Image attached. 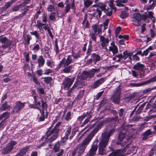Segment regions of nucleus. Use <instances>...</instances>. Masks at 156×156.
Here are the masks:
<instances>
[{"label":"nucleus","instance_id":"49530a36","mask_svg":"<svg viewBox=\"0 0 156 156\" xmlns=\"http://www.w3.org/2000/svg\"><path fill=\"white\" fill-rule=\"evenodd\" d=\"M60 145V143L59 142H57L54 145L53 149L55 152H57L59 148Z\"/></svg>","mask_w":156,"mask_h":156},{"label":"nucleus","instance_id":"cd10ccee","mask_svg":"<svg viewBox=\"0 0 156 156\" xmlns=\"http://www.w3.org/2000/svg\"><path fill=\"white\" fill-rule=\"evenodd\" d=\"M123 55H122V58L124 60H125L127 58H128L129 59L131 60L132 59V53H128L127 51H125L123 52Z\"/></svg>","mask_w":156,"mask_h":156},{"label":"nucleus","instance_id":"f257e3e1","mask_svg":"<svg viewBox=\"0 0 156 156\" xmlns=\"http://www.w3.org/2000/svg\"><path fill=\"white\" fill-rule=\"evenodd\" d=\"M132 126L131 125H128L124 128V126H122L117 142V144L120 145L122 148L112 153L108 156H123L126 154H129L133 152L135 147L131 143V135L129 134V130L132 129ZM132 129L135 130L133 128Z\"/></svg>","mask_w":156,"mask_h":156},{"label":"nucleus","instance_id":"c756f323","mask_svg":"<svg viewBox=\"0 0 156 156\" xmlns=\"http://www.w3.org/2000/svg\"><path fill=\"white\" fill-rule=\"evenodd\" d=\"M94 0H83L84 5L86 7L90 6L93 3Z\"/></svg>","mask_w":156,"mask_h":156},{"label":"nucleus","instance_id":"864d4df0","mask_svg":"<svg viewBox=\"0 0 156 156\" xmlns=\"http://www.w3.org/2000/svg\"><path fill=\"white\" fill-rule=\"evenodd\" d=\"M47 10L49 12H51L54 11L55 8L53 6L50 5L48 6Z\"/></svg>","mask_w":156,"mask_h":156},{"label":"nucleus","instance_id":"f8f14e48","mask_svg":"<svg viewBox=\"0 0 156 156\" xmlns=\"http://www.w3.org/2000/svg\"><path fill=\"white\" fill-rule=\"evenodd\" d=\"M16 144V142L11 141L7 144L6 147L3 150V153L4 154H7L10 152L13 149L14 146Z\"/></svg>","mask_w":156,"mask_h":156},{"label":"nucleus","instance_id":"4468645a","mask_svg":"<svg viewBox=\"0 0 156 156\" xmlns=\"http://www.w3.org/2000/svg\"><path fill=\"white\" fill-rule=\"evenodd\" d=\"M86 147L80 144L77 148L74 150L72 152V156H80L82 154L84 151Z\"/></svg>","mask_w":156,"mask_h":156},{"label":"nucleus","instance_id":"a211bd4d","mask_svg":"<svg viewBox=\"0 0 156 156\" xmlns=\"http://www.w3.org/2000/svg\"><path fill=\"white\" fill-rule=\"evenodd\" d=\"M98 142L96 141L92 146L89 151V153L91 156H93L95 154L96 152L98 149Z\"/></svg>","mask_w":156,"mask_h":156},{"label":"nucleus","instance_id":"58836bf2","mask_svg":"<svg viewBox=\"0 0 156 156\" xmlns=\"http://www.w3.org/2000/svg\"><path fill=\"white\" fill-rule=\"evenodd\" d=\"M49 17L51 20L55 21L56 18L55 13V12H51L49 15Z\"/></svg>","mask_w":156,"mask_h":156},{"label":"nucleus","instance_id":"3c124183","mask_svg":"<svg viewBox=\"0 0 156 156\" xmlns=\"http://www.w3.org/2000/svg\"><path fill=\"white\" fill-rule=\"evenodd\" d=\"M88 114V115L87 116V118H86V119L83 122V124L82 125V126H84L88 122H89L90 118L91 115L89 114Z\"/></svg>","mask_w":156,"mask_h":156},{"label":"nucleus","instance_id":"c9c22d12","mask_svg":"<svg viewBox=\"0 0 156 156\" xmlns=\"http://www.w3.org/2000/svg\"><path fill=\"white\" fill-rule=\"evenodd\" d=\"M156 89V86L153 88H149L143 90V93L144 94H146L149 93L151 91Z\"/></svg>","mask_w":156,"mask_h":156},{"label":"nucleus","instance_id":"ea45409f","mask_svg":"<svg viewBox=\"0 0 156 156\" xmlns=\"http://www.w3.org/2000/svg\"><path fill=\"white\" fill-rule=\"evenodd\" d=\"M156 5V2H153L151 5H148L147 7V9L149 10L153 9Z\"/></svg>","mask_w":156,"mask_h":156},{"label":"nucleus","instance_id":"c03bdc74","mask_svg":"<svg viewBox=\"0 0 156 156\" xmlns=\"http://www.w3.org/2000/svg\"><path fill=\"white\" fill-rule=\"evenodd\" d=\"M44 51L45 53L48 56H49L51 53V51L49 48L47 46H45Z\"/></svg>","mask_w":156,"mask_h":156},{"label":"nucleus","instance_id":"f03ea898","mask_svg":"<svg viewBox=\"0 0 156 156\" xmlns=\"http://www.w3.org/2000/svg\"><path fill=\"white\" fill-rule=\"evenodd\" d=\"M94 76L93 73L86 71L83 72L81 75H78L77 81L71 89L68 91V96H70L71 93L76 91L79 88L82 87L84 84V80L87 78L92 77Z\"/></svg>","mask_w":156,"mask_h":156},{"label":"nucleus","instance_id":"7ed1b4c3","mask_svg":"<svg viewBox=\"0 0 156 156\" xmlns=\"http://www.w3.org/2000/svg\"><path fill=\"white\" fill-rule=\"evenodd\" d=\"M114 130L112 129L108 131H104L102 133L100 138L101 141L99 144V151L100 155L106 154L105 147L107 145L110 136L112 134L114 133Z\"/></svg>","mask_w":156,"mask_h":156},{"label":"nucleus","instance_id":"aec40b11","mask_svg":"<svg viewBox=\"0 0 156 156\" xmlns=\"http://www.w3.org/2000/svg\"><path fill=\"white\" fill-rule=\"evenodd\" d=\"M30 34L35 36L36 38V42H38L40 45H41V38L37 32L36 30L32 31L30 32Z\"/></svg>","mask_w":156,"mask_h":156},{"label":"nucleus","instance_id":"13d9d810","mask_svg":"<svg viewBox=\"0 0 156 156\" xmlns=\"http://www.w3.org/2000/svg\"><path fill=\"white\" fill-rule=\"evenodd\" d=\"M65 119L66 121H68L71 119L70 112H67Z\"/></svg>","mask_w":156,"mask_h":156},{"label":"nucleus","instance_id":"bb28decb","mask_svg":"<svg viewBox=\"0 0 156 156\" xmlns=\"http://www.w3.org/2000/svg\"><path fill=\"white\" fill-rule=\"evenodd\" d=\"M118 117H115V118L113 117L112 118H109L108 119V121L112 124H114V126H115V124L116 122H118Z\"/></svg>","mask_w":156,"mask_h":156},{"label":"nucleus","instance_id":"1a4fd4ad","mask_svg":"<svg viewBox=\"0 0 156 156\" xmlns=\"http://www.w3.org/2000/svg\"><path fill=\"white\" fill-rule=\"evenodd\" d=\"M42 110L40 111L41 115L39 117L41 121H43L45 118H47V104L46 102L42 101Z\"/></svg>","mask_w":156,"mask_h":156},{"label":"nucleus","instance_id":"bf43d9fd","mask_svg":"<svg viewBox=\"0 0 156 156\" xmlns=\"http://www.w3.org/2000/svg\"><path fill=\"white\" fill-rule=\"evenodd\" d=\"M82 24L87 28L88 27H89L88 22L86 18H85L84 20L83 21Z\"/></svg>","mask_w":156,"mask_h":156},{"label":"nucleus","instance_id":"052dcab7","mask_svg":"<svg viewBox=\"0 0 156 156\" xmlns=\"http://www.w3.org/2000/svg\"><path fill=\"white\" fill-rule=\"evenodd\" d=\"M42 21L44 23H46L47 21V16L46 14H44L42 16Z\"/></svg>","mask_w":156,"mask_h":156},{"label":"nucleus","instance_id":"ddd939ff","mask_svg":"<svg viewBox=\"0 0 156 156\" xmlns=\"http://www.w3.org/2000/svg\"><path fill=\"white\" fill-rule=\"evenodd\" d=\"M100 39L101 45L102 48L108 50L107 46L109 43V41L108 38H105L103 36H99Z\"/></svg>","mask_w":156,"mask_h":156},{"label":"nucleus","instance_id":"20e7f679","mask_svg":"<svg viewBox=\"0 0 156 156\" xmlns=\"http://www.w3.org/2000/svg\"><path fill=\"white\" fill-rule=\"evenodd\" d=\"M61 123L58 122L55 125L52 130H50L52 127V126L47 129L48 131L46 133L47 141L51 142L57 138L59 134V127Z\"/></svg>","mask_w":156,"mask_h":156},{"label":"nucleus","instance_id":"79ce46f5","mask_svg":"<svg viewBox=\"0 0 156 156\" xmlns=\"http://www.w3.org/2000/svg\"><path fill=\"white\" fill-rule=\"evenodd\" d=\"M28 150V147H26L23 148L20 151V153L23 156L27 152Z\"/></svg>","mask_w":156,"mask_h":156},{"label":"nucleus","instance_id":"39448f33","mask_svg":"<svg viewBox=\"0 0 156 156\" xmlns=\"http://www.w3.org/2000/svg\"><path fill=\"white\" fill-rule=\"evenodd\" d=\"M102 125V123L101 122L98 124L92 131L91 133L83 141L81 144L86 148L91 140L94 136L95 133L97 132L101 128Z\"/></svg>","mask_w":156,"mask_h":156},{"label":"nucleus","instance_id":"de8ad7c7","mask_svg":"<svg viewBox=\"0 0 156 156\" xmlns=\"http://www.w3.org/2000/svg\"><path fill=\"white\" fill-rule=\"evenodd\" d=\"M35 104V106L36 107V108L38 109L40 111H41V106H42V104L41 105V101H38Z\"/></svg>","mask_w":156,"mask_h":156},{"label":"nucleus","instance_id":"c85d7f7f","mask_svg":"<svg viewBox=\"0 0 156 156\" xmlns=\"http://www.w3.org/2000/svg\"><path fill=\"white\" fill-rule=\"evenodd\" d=\"M112 100H113V101L114 103L116 104H119L120 101L119 94L116 95L115 94L112 98Z\"/></svg>","mask_w":156,"mask_h":156},{"label":"nucleus","instance_id":"603ef678","mask_svg":"<svg viewBox=\"0 0 156 156\" xmlns=\"http://www.w3.org/2000/svg\"><path fill=\"white\" fill-rule=\"evenodd\" d=\"M68 137L65 136L64 137L62 138L61 140V143L63 144H65V142L68 140Z\"/></svg>","mask_w":156,"mask_h":156},{"label":"nucleus","instance_id":"f3484780","mask_svg":"<svg viewBox=\"0 0 156 156\" xmlns=\"http://www.w3.org/2000/svg\"><path fill=\"white\" fill-rule=\"evenodd\" d=\"M156 81V76L146 81L139 83H134L132 84L133 86L134 87H139L143 85H145L146 84L150 83L152 82H154Z\"/></svg>","mask_w":156,"mask_h":156},{"label":"nucleus","instance_id":"5fc2aeb1","mask_svg":"<svg viewBox=\"0 0 156 156\" xmlns=\"http://www.w3.org/2000/svg\"><path fill=\"white\" fill-rule=\"evenodd\" d=\"M39 45L40 44H35L33 48V50L35 51H38L40 48Z\"/></svg>","mask_w":156,"mask_h":156},{"label":"nucleus","instance_id":"2f4dec72","mask_svg":"<svg viewBox=\"0 0 156 156\" xmlns=\"http://www.w3.org/2000/svg\"><path fill=\"white\" fill-rule=\"evenodd\" d=\"M44 25H46V24H43L41 23H38V22H37L36 26L39 28V31L41 33H44V31L42 27Z\"/></svg>","mask_w":156,"mask_h":156},{"label":"nucleus","instance_id":"4c0bfd02","mask_svg":"<svg viewBox=\"0 0 156 156\" xmlns=\"http://www.w3.org/2000/svg\"><path fill=\"white\" fill-rule=\"evenodd\" d=\"M145 67L144 65L143 64L138 62L134 66L133 68H142Z\"/></svg>","mask_w":156,"mask_h":156},{"label":"nucleus","instance_id":"393cba45","mask_svg":"<svg viewBox=\"0 0 156 156\" xmlns=\"http://www.w3.org/2000/svg\"><path fill=\"white\" fill-rule=\"evenodd\" d=\"M91 58L95 62L101 60V57L98 54L93 53L91 55Z\"/></svg>","mask_w":156,"mask_h":156},{"label":"nucleus","instance_id":"473e14b6","mask_svg":"<svg viewBox=\"0 0 156 156\" xmlns=\"http://www.w3.org/2000/svg\"><path fill=\"white\" fill-rule=\"evenodd\" d=\"M10 113L7 112L3 113L0 116V119L1 120L3 118L4 119H6L8 118L9 116Z\"/></svg>","mask_w":156,"mask_h":156},{"label":"nucleus","instance_id":"a18cd8bd","mask_svg":"<svg viewBox=\"0 0 156 156\" xmlns=\"http://www.w3.org/2000/svg\"><path fill=\"white\" fill-rule=\"evenodd\" d=\"M71 5L69 4H67L65 8L64 12L65 14L68 13L70 9Z\"/></svg>","mask_w":156,"mask_h":156},{"label":"nucleus","instance_id":"6e6552de","mask_svg":"<svg viewBox=\"0 0 156 156\" xmlns=\"http://www.w3.org/2000/svg\"><path fill=\"white\" fill-rule=\"evenodd\" d=\"M142 15L138 13H136L133 14L132 22L133 24L136 26H139L141 24Z\"/></svg>","mask_w":156,"mask_h":156},{"label":"nucleus","instance_id":"5701e85b","mask_svg":"<svg viewBox=\"0 0 156 156\" xmlns=\"http://www.w3.org/2000/svg\"><path fill=\"white\" fill-rule=\"evenodd\" d=\"M105 79V78H102L95 82L93 86V87L94 88H95L98 87L104 82Z\"/></svg>","mask_w":156,"mask_h":156},{"label":"nucleus","instance_id":"0e129e2a","mask_svg":"<svg viewBox=\"0 0 156 156\" xmlns=\"http://www.w3.org/2000/svg\"><path fill=\"white\" fill-rule=\"evenodd\" d=\"M146 24L144 23L142 24V25L141 26L142 29L141 30V32L142 33H143V32L145 30L146 28H145V26Z\"/></svg>","mask_w":156,"mask_h":156},{"label":"nucleus","instance_id":"b1692460","mask_svg":"<svg viewBox=\"0 0 156 156\" xmlns=\"http://www.w3.org/2000/svg\"><path fill=\"white\" fill-rule=\"evenodd\" d=\"M128 1V0H116L115 2L116 5L118 7H124L123 3H126Z\"/></svg>","mask_w":156,"mask_h":156},{"label":"nucleus","instance_id":"37998d69","mask_svg":"<svg viewBox=\"0 0 156 156\" xmlns=\"http://www.w3.org/2000/svg\"><path fill=\"white\" fill-rule=\"evenodd\" d=\"M23 3L22 4H20L19 5L15 6L12 9V11H18L21 8V7L23 5Z\"/></svg>","mask_w":156,"mask_h":156},{"label":"nucleus","instance_id":"dca6fc26","mask_svg":"<svg viewBox=\"0 0 156 156\" xmlns=\"http://www.w3.org/2000/svg\"><path fill=\"white\" fill-rule=\"evenodd\" d=\"M65 136H69H69V139H71L75 134L76 133L73 130H71V127L70 126H66V128L65 130Z\"/></svg>","mask_w":156,"mask_h":156},{"label":"nucleus","instance_id":"338daca9","mask_svg":"<svg viewBox=\"0 0 156 156\" xmlns=\"http://www.w3.org/2000/svg\"><path fill=\"white\" fill-rule=\"evenodd\" d=\"M24 57L25 58V61L26 62H29V54L26 53L24 55Z\"/></svg>","mask_w":156,"mask_h":156},{"label":"nucleus","instance_id":"a878e982","mask_svg":"<svg viewBox=\"0 0 156 156\" xmlns=\"http://www.w3.org/2000/svg\"><path fill=\"white\" fill-rule=\"evenodd\" d=\"M114 0H110L109 1L108 5L110 7L111 9H109V11L112 10V11L113 10H114V12L116 11V7L114 4Z\"/></svg>","mask_w":156,"mask_h":156},{"label":"nucleus","instance_id":"e2e57ef3","mask_svg":"<svg viewBox=\"0 0 156 156\" xmlns=\"http://www.w3.org/2000/svg\"><path fill=\"white\" fill-rule=\"evenodd\" d=\"M96 34H94L93 31H92V34H91V37L92 40L95 41H96Z\"/></svg>","mask_w":156,"mask_h":156},{"label":"nucleus","instance_id":"6ab92c4d","mask_svg":"<svg viewBox=\"0 0 156 156\" xmlns=\"http://www.w3.org/2000/svg\"><path fill=\"white\" fill-rule=\"evenodd\" d=\"M103 27V25H94L92 27L93 33L96 34V35L101 32V29Z\"/></svg>","mask_w":156,"mask_h":156},{"label":"nucleus","instance_id":"a19ab883","mask_svg":"<svg viewBox=\"0 0 156 156\" xmlns=\"http://www.w3.org/2000/svg\"><path fill=\"white\" fill-rule=\"evenodd\" d=\"M87 114H88V112H87L86 113H84L83 115L79 116L77 120L80 121V122H81L83 120L84 118L87 116Z\"/></svg>","mask_w":156,"mask_h":156},{"label":"nucleus","instance_id":"8fccbe9b","mask_svg":"<svg viewBox=\"0 0 156 156\" xmlns=\"http://www.w3.org/2000/svg\"><path fill=\"white\" fill-rule=\"evenodd\" d=\"M119 115L120 118V119H122L123 118L124 115V109H121L119 110Z\"/></svg>","mask_w":156,"mask_h":156},{"label":"nucleus","instance_id":"09e8293b","mask_svg":"<svg viewBox=\"0 0 156 156\" xmlns=\"http://www.w3.org/2000/svg\"><path fill=\"white\" fill-rule=\"evenodd\" d=\"M128 15V13L125 11H122L121 12L120 17L122 18H125L127 17Z\"/></svg>","mask_w":156,"mask_h":156},{"label":"nucleus","instance_id":"412c9836","mask_svg":"<svg viewBox=\"0 0 156 156\" xmlns=\"http://www.w3.org/2000/svg\"><path fill=\"white\" fill-rule=\"evenodd\" d=\"M110 44L111 46L109 48V50L112 51L114 54L118 53V48L115 45L114 42L112 41Z\"/></svg>","mask_w":156,"mask_h":156},{"label":"nucleus","instance_id":"4d7b16f0","mask_svg":"<svg viewBox=\"0 0 156 156\" xmlns=\"http://www.w3.org/2000/svg\"><path fill=\"white\" fill-rule=\"evenodd\" d=\"M118 38L119 39L123 38L126 40H128L129 38V36L128 35H120L118 36Z\"/></svg>","mask_w":156,"mask_h":156},{"label":"nucleus","instance_id":"6e6d98bb","mask_svg":"<svg viewBox=\"0 0 156 156\" xmlns=\"http://www.w3.org/2000/svg\"><path fill=\"white\" fill-rule=\"evenodd\" d=\"M108 19L105 20L104 22L103 25V27H104V29L105 30L108 28Z\"/></svg>","mask_w":156,"mask_h":156},{"label":"nucleus","instance_id":"e433bc0d","mask_svg":"<svg viewBox=\"0 0 156 156\" xmlns=\"http://www.w3.org/2000/svg\"><path fill=\"white\" fill-rule=\"evenodd\" d=\"M54 50L56 52V54H57L58 53L59 48L58 45L57 40L56 39L55 42Z\"/></svg>","mask_w":156,"mask_h":156},{"label":"nucleus","instance_id":"9d476101","mask_svg":"<svg viewBox=\"0 0 156 156\" xmlns=\"http://www.w3.org/2000/svg\"><path fill=\"white\" fill-rule=\"evenodd\" d=\"M73 60L71 55H68L66 60L65 58H63L60 62V67H64L68 68V66L72 62Z\"/></svg>","mask_w":156,"mask_h":156},{"label":"nucleus","instance_id":"0eeeda50","mask_svg":"<svg viewBox=\"0 0 156 156\" xmlns=\"http://www.w3.org/2000/svg\"><path fill=\"white\" fill-rule=\"evenodd\" d=\"M98 6L101 9L102 11H103L108 16H111L112 15V11L109 10V8L106 6V5L101 2H98Z\"/></svg>","mask_w":156,"mask_h":156},{"label":"nucleus","instance_id":"f704fd0d","mask_svg":"<svg viewBox=\"0 0 156 156\" xmlns=\"http://www.w3.org/2000/svg\"><path fill=\"white\" fill-rule=\"evenodd\" d=\"M46 64L48 67L50 68L54 67V65L53 61L50 60H47L46 62Z\"/></svg>","mask_w":156,"mask_h":156},{"label":"nucleus","instance_id":"4be33fe9","mask_svg":"<svg viewBox=\"0 0 156 156\" xmlns=\"http://www.w3.org/2000/svg\"><path fill=\"white\" fill-rule=\"evenodd\" d=\"M37 62L38 63V67H41L44 66L45 63V60L42 55L39 56L37 58Z\"/></svg>","mask_w":156,"mask_h":156},{"label":"nucleus","instance_id":"9b49d317","mask_svg":"<svg viewBox=\"0 0 156 156\" xmlns=\"http://www.w3.org/2000/svg\"><path fill=\"white\" fill-rule=\"evenodd\" d=\"M25 103H22L20 101H18L16 102L15 105L12 111V113L18 112L25 106Z\"/></svg>","mask_w":156,"mask_h":156},{"label":"nucleus","instance_id":"69168bd1","mask_svg":"<svg viewBox=\"0 0 156 156\" xmlns=\"http://www.w3.org/2000/svg\"><path fill=\"white\" fill-rule=\"evenodd\" d=\"M12 2H7V3H6L5 5V7L4 8H7L9 7H10L11 5L12 4Z\"/></svg>","mask_w":156,"mask_h":156},{"label":"nucleus","instance_id":"680f3d73","mask_svg":"<svg viewBox=\"0 0 156 156\" xmlns=\"http://www.w3.org/2000/svg\"><path fill=\"white\" fill-rule=\"evenodd\" d=\"M33 80L35 83L36 84H39V83L37 80V78L36 76L33 75L32 76Z\"/></svg>","mask_w":156,"mask_h":156},{"label":"nucleus","instance_id":"72a5a7b5","mask_svg":"<svg viewBox=\"0 0 156 156\" xmlns=\"http://www.w3.org/2000/svg\"><path fill=\"white\" fill-rule=\"evenodd\" d=\"M37 91L40 96L44 94L45 91L43 88L38 87L37 88Z\"/></svg>","mask_w":156,"mask_h":156},{"label":"nucleus","instance_id":"2eb2a0df","mask_svg":"<svg viewBox=\"0 0 156 156\" xmlns=\"http://www.w3.org/2000/svg\"><path fill=\"white\" fill-rule=\"evenodd\" d=\"M74 78H66L63 81V85L65 89H69L73 84L74 80Z\"/></svg>","mask_w":156,"mask_h":156},{"label":"nucleus","instance_id":"7c9ffc66","mask_svg":"<svg viewBox=\"0 0 156 156\" xmlns=\"http://www.w3.org/2000/svg\"><path fill=\"white\" fill-rule=\"evenodd\" d=\"M10 107V105H8L7 104V103L5 102L4 104H2L0 108V111H3L7 110Z\"/></svg>","mask_w":156,"mask_h":156},{"label":"nucleus","instance_id":"423d86ee","mask_svg":"<svg viewBox=\"0 0 156 156\" xmlns=\"http://www.w3.org/2000/svg\"><path fill=\"white\" fill-rule=\"evenodd\" d=\"M0 42L3 44L1 46L4 49L10 47L12 43L11 40L4 35L0 36Z\"/></svg>","mask_w":156,"mask_h":156},{"label":"nucleus","instance_id":"774afa93","mask_svg":"<svg viewBox=\"0 0 156 156\" xmlns=\"http://www.w3.org/2000/svg\"><path fill=\"white\" fill-rule=\"evenodd\" d=\"M144 133V135L146 136H149V135H150L151 134V133L150 131V130H149V129L148 130H147Z\"/></svg>","mask_w":156,"mask_h":156}]
</instances>
